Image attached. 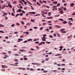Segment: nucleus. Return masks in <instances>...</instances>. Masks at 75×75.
Wrapping results in <instances>:
<instances>
[{
	"instance_id": "1",
	"label": "nucleus",
	"mask_w": 75,
	"mask_h": 75,
	"mask_svg": "<svg viewBox=\"0 0 75 75\" xmlns=\"http://www.w3.org/2000/svg\"><path fill=\"white\" fill-rule=\"evenodd\" d=\"M41 13L44 14H47V12H44V11H41Z\"/></svg>"
},
{
	"instance_id": "2",
	"label": "nucleus",
	"mask_w": 75,
	"mask_h": 75,
	"mask_svg": "<svg viewBox=\"0 0 75 75\" xmlns=\"http://www.w3.org/2000/svg\"><path fill=\"white\" fill-rule=\"evenodd\" d=\"M29 14H35V12H28Z\"/></svg>"
},
{
	"instance_id": "3",
	"label": "nucleus",
	"mask_w": 75,
	"mask_h": 75,
	"mask_svg": "<svg viewBox=\"0 0 75 75\" xmlns=\"http://www.w3.org/2000/svg\"><path fill=\"white\" fill-rule=\"evenodd\" d=\"M75 5V4L74 3H72L70 5V6L71 7H74V6Z\"/></svg>"
},
{
	"instance_id": "4",
	"label": "nucleus",
	"mask_w": 75,
	"mask_h": 75,
	"mask_svg": "<svg viewBox=\"0 0 75 75\" xmlns=\"http://www.w3.org/2000/svg\"><path fill=\"white\" fill-rule=\"evenodd\" d=\"M22 11V10H21V9H19L18 10L17 12V13H18V12H19L20 13H21V12Z\"/></svg>"
},
{
	"instance_id": "5",
	"label": "nucleus",
	"mask_w": 75,
	"mask_h": 75,
	"mask_svg": "<svg viewBox=\"0 0 75 75\" xmlns=\"http://www.w3.org/2000/svg\"><path fill=\"white\" fill-rule=\"evenodd\" d=\"M6 7V5H4L2 6L1 8V9H4V8Z\"/></svg>"
},
{
	"instance_id": "6",
	"label": "nucleus",
	"mask_w": 75,
	"mask_h": 75,
	"mask_svg": "<svg viewBox=\"0 0 75 75\" xmlns=\"http://www.w3.org/2000/svg\"><path fill=\"white\" fill-rule=\"evenodd\" d=\"M27 1L28 3V4H30V5H32V4H32L31 3H30L28 1Z\"/></svg>"
},
{
	"instance_id": "7",
	"label": "nucleus",
	"mask_w": 75,
	"mask_h": 75,
	"mask_svg": "<svg viewBox=\"0 0 75 75\" xmlns=\"http://www.w3.org/2000/svg\"><path fill=\"white\" fill-rule=\"evenodd\" d=\"M73 18H71L68 19V20H71L72 21H74V20H73Z\"/></svg>"
},
{
	"instance_id": "8",
	"label": "nucleus",
	"mask_w": 75,
	"mask_h": 75,
	"mask_svg": "<svg viewBox=\"0 0 75 75\" xmlns=\"http://www.w3.org/2000/svg\"><path fill=\"white\" fill-rule=\"evenodd\" d=\"M53 3H54V4H57L58 3V2L57 1H54L53 2Z\"/></svg>"
},
{
	"instance_id": "9",
	"label": "nucleus",
	"mask_w": 75,
	"mask_h": 75,
	"mask_svg": "<svg viewBox=\"0 0 75 75\" xmlns=\"http://www.w3.org/2000/svg\"><path fill=\"white\" fill-rule=\"evenodd\" d=\"M47 19H52L53 18V17H47Z\"/></svg>"
},
{
	"instance_id": "10",
	"label": "nucleus",
	"mask_w": 75,
	"mask_h": 75,
	"mask_svg": "<svg viewBox=\"0 0 75 75\" xmlns=\"http://www.w3.org/2000/svg\"><path fill=\"white\" fill-rule=\"evenodd\" d=\"M22 41V39L21 38H19L18 41V42H20V41Z\"/></svg>"
},
{
	"instance_id": "11",
	"label": "nucleus",
	"mask_w": 75,
	"mask_h": 75,
	"mask_svg": "<svg viewBox=\"0 0 75 75\" xmlns=\"http://www.w3.org/2000/svg\"><path fill=\"white\" fill-rule=\"evenodd\" d=\"M32 64H33V65H40V64H39L38 63H32Z\"/></svg>"
},
{
	"instance_id": "12",
	"label": "nucleus",
	"mask_w": 75,
	"mask_h": 75,
	"mask_svg": "<svg viewBox=\"0 0 75 75\" xmlns=\"http://www.w3.org/2000/svg\"><path fill=\"white\" fill-rule=\"evenodd\" d=\"M19 69H23V70H25V68H19Z\"/></svg>"
},
{
	"instance_id": "13",
	"label": "nucleus",
	"mask_w": 75,
	"mask_h": 75,
	"mask_svg": "<svg viewBox=\"0 0 75 75\" xmlns=\"http://www.w3.org/2000/svg\"><path fill=\"white\" fill-rule=\"evenodd\" d=\"M8 5L9 6V7H10V8H12V6L10 4H8Z\"/></svg>"
},
{
	"instance_id": "14",
	"label": "nucleus",
	"mask_w": 75,
	"mask_h": 75,
	"mask_svg": "<svg viewBox=\"0 0 75 75\" xmlns=\"http://www.w3.org/2000/svg\"><path fill=\"white\" fill-rule=\"evenodd\" d=\"M41 16V14H37L36 15H35L34 16Z\"/></svg>"
},
{
	"instance_id": "15",
	"label": "nucleus",
	"mask_w": 75,
	"mask_h": 75,
	"mask_svg": "<svg viewBox=\"0 0 75 75\" xmlns=\"http://www.w3.org/2000/svg\"><path fill=\"white\" fill-rule=\"evenodd\" d=\"M37 5H38V6H41V4H40L39 3H38V2H37Z\"/></svg>"
},
{
	"instance_id": "16",
	"label": "nucleus",
	"mask_w": 75,
	"mask_h": 75,
	"mask_svg": "<svg viewBox=\"0 0 75 75\" xmlns=\"http://www.w3.org/2000/svg\"><path fill=\"white\" fill-rule=\"evenodd\" d=\"M13 4H17V1H14L13 2Z\"/></svg>"
},
{
	"instance_id": "17",
	"label": "nucleus",
	"mask_w": 75,
	"mask_h": 75,
	"mask_svg": "<svg viewBox=\"0 0 75 75\" xmlns=\"http://www.w3.org/2000/svg\"><path fill=\"white\" fill-rule=\"evenodd\" d=\"M22 11L23 14H25V12L24 11L22 10Z\"/></svg>"
},
{
	"instance_id": "18",
	"label": "nucleus",
	"mask_w": 75,
	"mask_h": 75,
	"mask_svg": "<svg viewBox=\"0 0 75 75\" xmlns=\"http://www.w3.org/2000/svg\"><path fill=\"white\" fill-rule=\"evenodd\" d=\"M59 21H64V20L62 19H59Z\"/></svg>"
},
{
	"instance_id": "19",
	"label": "nucleus",
	"mask_w": 75,
	"mask_h": 75,
	"mask_svg": "<svg viewBox=\"0 0 75 75\" xmlns=\"http://www.w3.org/2000/svg\"><path fill=\"white\" fill-rule=\"evenodd\" d=\"M5 27V26L3 25L2 24L0 25V27Z\"/></svg>"
},
{
	"instance_id": "20",
	"label": "nucleus",
	"mask_w": 75,
	"mask_h": 75,
	"mask_svg": "<svg viewBox=\"0 0 75 75\" xmlns=\"http://www.w3.org/2000/svg\"><path fill=\"white\" fill-rule=\"evenodd\" d=\"M19 15H20V14L18 13L15 16V17H18L19 16Z\"/></svg>"
},
{
	"instance_id": "21",
	"label": "nucleus",
	"mask_w": 75,
	"mask_h": 75,
	"mask_svg": "<svg viewBox=\"0 0 75 75\" xmlns=\"http://www.w3.org/2000/svg\"><path fill=\"white\" fill-rule=\"evenodd\" d=\"M63 24H67V22L66 21H64L63 22Z\"/></svg>"
},
{
	"instance_id": "22",
	"label": "nucleus",
	"mask_w": 75,
	"mask_h": 75,
	"mask_svg": "<svg viewBox=\"0 0 75 75\" xmlns=\"http://www.w3.org/2000/svg\"><path fill=\"white\" fill-rule=\"evenodd\" d=\"M55 27H57V28H59V27H60V26L57 25H55Z\"/></svg>"
},
{
	"instance_id": "23",
	"label": "nucleus",
	"mask_w": 75,
	"mask_h": 75,
	"mask_svg": "<svg viewBox=\"0 0 75 75\" xmlns=\"http://www.w3.org/2000/svg\"><path fill=\"white\" fill-rule=\"evenodd\" d=\"M63 11L61 10V11H60V13H61V14H63Z\"/></svg>"
},
{
	"instance_id": "24",
	"label": "nucleus",
	"mask_w": 75,
	"mask_h": 75,
	"mask_svg": "<svg viewBox=\"0 0 75 75\" xmlns=\"http://www.w3.org/2000/svg\"><path fill=\"white\" fill-rule=\"evenodd\" d=\"M48 60H50V59L47 58L45 59V61H48Z\"/></svg>"
},
{
	"instance_id": "25",
	"label": "nucleus",
	"mask_w": 75,
	"mask_h": 75,
	"mask_svg": "<svg viewBox=\"0 0 75 75\" xmlns=\"http://www.w3.org/2000/svg\"><path fill=\"white\" fill-rule=\"evenodd\" d=\"M1 67L3 68H5V65H2Z\"/></svg>"
},
{
	"instance_id": "26",
	"label": "nucleus",
	"mask_w": 75,
	"mask_h": 75,
	"mask_svg": "<svg viewBox=\"0 0 75 75\" xmlns=\"http://www.w3.org/2000/svg\"><path fill=\"white\" fill-rule=\"evenodd\" d=\"M12 11H13V13H15V11L14 10V8H12Z\"/></svg>"
},
{
	"instance_id": "27",
	"label": "nucleus",
	"mask_w": 75,
	"mask_h": 75,
	"mask_svg": "<svg viewBox=\"0 0 75 75\" xmlns=\"http://www.w3.org/2000/svg\"><path fill=\"white\" fill-rule=\"evenodd\" d=\"M72 36H69L67 37V38H70L71 37H72Z\"/></svg>"
},
{
	"instance_id": "28",
	"label": "nucleus",
	"mask_w": 75,
	"mask_h": 75,
	"mask_svg": "<svg viewBox=\"0 0 75 75\" xmlns=\"http://www.w3.org/2000/svg\"><path fill=\"white\" fill-rule=\"evenodd\" d=\"M61 4H60V3H58L57 4V6H58V7H59V6H60Z\"/></svg>"
},
{
	"instance_id": "29",
	"label": "nucleus",
	"mask_w": 75,
	"mask_h": 75,
	"mask_svg": "<svg viewBox=\"0 0 75 75\" xmlns=\"http://www.w3.org/2000/svg\"><path fill=\"white\" fill-rule=\"evenodd\" d=\"M59 55H61V54H56L55 55V56H59Z\"/></svg>"
},
{
	"instance_id": "30",
	"label": "nucleus",
	"mask_w": 75,
	"mask_h": 75,
	"mask_svg": "<svg viewBox=\"0 0 75 75\" xmlns=\"http://www.w3.org/2000/svg\"><path fill=\"white\" fill-rule=\"evenodd\" d=\"M33 40L31 39H29L28 40V41H32Z\"/></svg>"
},
{
	"instance_id": "31",
	"label": "nucleus",
	"mask_w": 75,
	"mask_h": 75,
	"mask_svg": "<svg viewBox=\"0 0 75 75\" xmlns=\"http://www.w3.org/2000/svg\"><path fill=\"white\" fill-rule=\"evenodd\" d=\"M49 37L50 38H53V36H52V35H50L49 36Z\"/></svg>"
},
{
	"instance_id": "32",
	"label": "nucleus",
	"mask_w": 75,
	"mask_h": 75,
	"mask_svg": "<svg viewBox=\"0 0 75 75\" xmlns=\"http://www.w3.org/2000/svg\"><path fill=\"white\" fill-rule=\"evenodd\" d=\"M23 59H24V60H27L28 59L26 57H25Z\"/></svg>"
},
{
	"instance_id": "33",
	"label": "nucleus",
	"mask_w": 75,
	"mask_h": 75,
	"mask_svg": "<svg viewBox=\"0 0 75 75\" xmlns=\"http://www.w3.org/2000/svg\"><path fill=\"white\" fill-rule=\"evenodd\" d=\"M0 33H4V32L2 30H1L0 31Z\"/></svg>"
},
{
	"instance_id": "34",
	"label": "nucleus",
	"mask_w": 75,
	"mask_h": 75,
	"mask_svg": "<svg viewBox=\"0 0 75 75\" xmlns=\"http://www.w3.org/2000/svg\"><path fill=\"white\" fill-rule=\"evenodd\" d=\"M28 52L29 54H33V52H30V51Z\"/></svg>"
},
{
	"instance_id": "35",
	"label": "nucleus",
	"mask_w": 75,
	"mask_h": 75,
	"mask_svg": "<svg viewBox=\"0 0 75 75\" xmlns=\"http://www.w3.org/2000/svg\"><path fill=\"white\" fill-rule=\"evenodd\" d=\"M47 38H46L45 37H43L42 38V39H47Z\"/></svg>"
},
{
	"instance_id": "36",
	"label": "nucleus",
	"mask_w": 75,
	"mask_h": 75,
	"mask_svg": "<svg viewBox=\"0 0 75 75\" xmlns=\"http://www.w3.org/2000/svg\"><path fill=\"white\" fill-rule=\"evenodd\" d=\"M28 42V41L25 40L23 42V43H26V42Z\"/></svg>"
},
{
	"instance_id": "37",
	"label": "nucleus",
	"mask_w": 75,
	"mask_h": 75,
	"mask_svg": "<svg viewBox=\"0 0 75 75\" xmlns=\"http://www.w3.org/2000/svg\"><path fill=\"white\" fill-rule=\"evenodd\" d=\"M19 51H21V52H23V51H24V50H21V49L19 50Z\"/></svg>"
},
{
	"instance_id": "38",
	"label": "nucleus",
	"mask_w": 75,
	"mask_h": 75,
	"mask_svg": "<svg viewBox=\"0 0 75 75\" xmlns=\"http://www.w3.org/2000/svg\"><path fill=\"white\" fill-rule=\"evenodd\" d=\"M65 30V29H62L60 30V31H64Z\"/></svg>"
},
{
	"instance_id": "39",
	"label": "nucleus",
	"mask_w": 75,
	"mask_h": 75,
	"mask_svg": "<svg viewBox=\"0 0 75 75\" xmlns=\"http://www.w3.org/2000/svg\"><path fill=\"white\" fill-rule=\"evenodd\" d=\"M42 40L43 41H46V39H43Z\"/></svg>"
},
{
	"instance_id": "40",
	"label": "nucleus",
	"mask_w": 75,
	"mask_h": 75,
	"mask_svg": "<svg viewBox=\"0 0 75 75\" xmlns=\"http://www.w3.org/2000/svg\"><path fill=\"white\" fill-rule=\"evenodd\" d=\"M20 16H22L23 15V13H20Z\"/></svg>"
},
{
	"instance_id": "41",
	"label": "nucleus",
	"mask_w": 75,
	"mask_h": 75,
	"mask_svg": "<svg viewBox=\"0 0 75 75\" xmlns=\"http://www.w3.org/2000/svg\"><path fill=\"white\" fill-rule=\"evenodd\" d=\"M40 3H41L42 4V3H43L42 2V1H41V0H40Z\"/></svg>"
},
{
	"instance_id": "42",
	"label": "nucleus",
	"mask_w": 75,
	"mask_h": 75,
	"mask_svg": "<svg viewBox=\"0 0 75 75\" xmlns=\"http://www.w3.org/2000/svg\"><path fill=\"white\" fill-rule=\"evenodd\" d=\"M43 3H47V1H43Z\"/></svg>"
},
{
	"instance_id": "43",
	"label": "nucleus",
	"mask_w": 75,
	"mask_h": 75,
	"mask_svg": "<svg viewBox=\"0 0 75 75\" xmlns=\"http://www.w3.org/2000/svg\"><path fill=\"white\" fill-rule=\"evenodd\" d=\"M11 15H12L13 16H15V15H14V13H12Z\"/></svg>"
},
{
	"instance_id": "44",
	"label": "nucleus",
	"mask_w": 75,
	"mask_h": 75,
	"mask_svg": "<svg viewBox=\"0 0 75 75\" xmlns=\"http://www.w3.org/2000/svg\"><path fill=\"white\" fill-rule=\"evenodd\" d=\"M31 21H32V22H35V21H34V20H33V19H31Z\"/></svg>"
},
{
	"instance_id": "45",
	"label": "nucleus",
	"mask_w": 75,
	"mask_h": 75,
	"mask_svg": "<svg viewBox=\"0 0 75 75\" xmlns=\"http://www.w3.org/2000/svg\"><path fill=\"white\" fill-rule=\"evenodd\" d=\"M48 16H51V13L50 12H49V13H48Z\"/></svg>"
},
{
	"instance_id": "46",
	"label": "nucleus",
	"mask_w": 75,
	"mask_h": 75,
	"mask_svg": "<svg viewBox=\"0 0 75 75\" xmlns=\"http://www.w3.org/2000/svg\"><path fill=\"white\" fill-rule=\"evenodd\" d=\"M52 72H57V70H52Z\"/></svg>"
},
{
	"instance_id": "47",
	"label": "nucleus",
	"mask_w": 75,
	"mask_h": 75,
	"mask_svg": "<svg viewBox=\"0 0 75 75\" xmlns=\"http://www.w3.org/2000/svg\"><path fill=\"white\" fill-rule=\"evenodd\" d=\"M33 28H34L35 29H38V28H37V27H34Z\"/></svg>"
},
{
	"instance_id": "48",
	"label": "nucleus",
	"mask_w": 75,
	"mask_h": 75,
	"mask_svg": "<svg viewBox=\"0 0 75 75\" xmlns=\"http://www.w3.org/2000/svg\"><path fill=\"white\" fill-rule=\"evenodd\" d=\"M22 19H23V20H26V19H27V18H22Z\"/></svg>"
},
{
	"instance_id": "49",
	"label": "nucleus",
	"mask_w": 75,
	"mask_h": 75,
	"mask_svg": "<svg viewBox=\"0 0 75 75\" xmlns=\"http://www.w3.org/2000/svg\"><path fill=\"white\" fill-rule=\"evenodd\" d=\"M61 65H62V66H65V64H61Z\"/></svg>"
},
{
	"instance_id": "50",
	"label": "nucleus",
	"mask_w": 75,
	"mask_h": 75,
	"mask_svg": "<svg viewBox=\"0 0 75 75\" xmlns=\"http://www.w3.org/2000/svg\"><path fill=\"white\" fill-rule=\"evenodd\" d=\"M65 61H66V60H65V59H63L62 60V62H65Z\"/></svg>"
},
{
	"instance_id": "51",
	"label": "nucleus",
	"mask_w": 75,
	"mask_h": 75,
	"mask_svg": "<svg viewBox=\"0 0 75 75\" xmlns=\"http://www.w3.org/2000/svg\"><path fill=\"white\" fill-rule=\"evenodd\" d=\"M67 33V31H64L62 33H63L64 34V33Z\"/></svg>"
},
{
	"instance_id": "52",
	"label": "nucleus",
	"mask_w": 75,
	"mask_h": 75,
	"mask_svg": "<svg viewBox=\"0 0 75 75\" xmlns=\"http://www.w3.org/2000/svg\"><path fill=\"white\" fill-rule=\"evenodd\" d=\"M60 48H61V49H62L63 48V46H60L59 47Z\"/></svg>"
},
{
	"instance_id": "53",
	"label": "nucleus",
	"mask_w": 75,
	"mask_h": 75,
	"mask_svg": "<svg viewBox=\"0 0 75 75\" xmlns=\"http://www.w3.org/2000/svg\"><path fill=\"white\" fill-rule=\"evenodd\" d=\"M24 3L25 5H26V4H27V2H26V1H25L24 2Z\"/></svg>"
},
{
	"instance_id": "54",
	"label": "nucleus",
	"mask_w": 75,
	"mask_h": 75,
	"mask_svg": "<svg viewBox=\"0 0 75 75\" xmlns=\"http://www.w3.org/2000/svg\"><path fill=\"white\" fill-rule=\"evenodd\" d=\"M48 72V71H43V72L44 73H45V72Z\"/></svg>"
},
{
	"instance_id": "55",
	"label": "nucleus",
	"mask_w": 75,
	"mask_h": 75,
	"mask_svg": "<svg viewBox=\"0 0 75 75\" xmlns=\"http://www.w3.org/2000/svg\"><path fill=\"white\" fill-rule=\"evenodd\" d=\"M46 42L47 43V44H50V43H51V42H48V41H46Z\"/></svg>"
},
{
	"instance_id": "56",
	"label": "nucleus",
	"mask_w": 75,
	"mask_h": 75,
	"mask_svg": "<svg viewBox=\"0 0 75 75\" xmlns=\"http://www.w3.org/2000/svg\"><path fill=\"white\" fill-rule=\"evenodd\" d=\"M64 11H65V10H67V8H66V7H64Z\"/></svg>"
},
{
	"instance_id": "57",
	"label": "nucleus",
	"mask_w": 75,
	"mask_h": 75,
	"mask_svg": "<svg viewBox=\"0 0 75 75\" xmlns=\"http://www.w3.org/2000/svg\"><path fill=\"white\" fill-rule=\"evenodd\" d=\"M72 16H75V13H73L72 14Z\"/></svg>"
},
{
	"instance_id": "58",
	"label": "nucleus",
	"mask_w": 75,
	"mask_h": 75,
	"mask_svg": "<svg viewBox=\"0 0 75 75\" xmlns=\"http://www.w3.org/2000/svg\"><path fill=\"white\" fill-rule=\"evenodd\" d=\"M67 4L65 3V4H64V6H67Z\"/></svg>"
},
{
	"instance_id": "59",
	"label": "nucleus",
	"mask_w": 75,
	"mask_h": 75,
	"mask_svg": "<svg viewBox=\"0 0 75 75\" xmlns=\"http://www.w3.org/2000/svg\"><path fill=\"white\" fill-rule=\"evenodd\" d=\"M43 28V27H41L40 29V30H42Z\"/></svg>"
},
{
	"instance_id": "60",
	"label": "nucleus",
	"mask_w": 75,
	"mask_h": 75,
	"mask_svg": "<svg viewBox=\"0 0 75 75\" xmlns=\"http://www.w3.org/2000/svg\"><path fill=\"white\" fill-rule=\"evenodd\" d=\"M44 11H49V10H45Z\"/></svg>"
},
{
	"instance_id": "61",
	"label": "nucleus",
	"mask_w": 75,
	"mask_h": 75,
	"mask_svg": "<svg viewBox=\"0 0 75 75\" xmlns=\"http://www.w3.org/2000/svg\"><path fill=\"white\" fill-rule=\"evenodd\" d=\"M26 34L27 35L29 34V33L28 32H26Z\"/></svg>"
},
{
	"instance_id": "62",
	"label": "nucleus",
	"mask_w": 75,
	"mask_h": 75,
	"mask_svg": "<svg viewBox=\"0 0 75 75\" xmlns=\"http://www.w3.org/2000/svg\"><path fill=\"white\" fill-rule=\"evenodd\" d=\"M42 25H46V23H42Z\"/></svg>"
},
{
	"instance_id": "63",
	"label": "nucleus",
	"mask_w": 75,
	"mask_h": 75,
	"mask_svg": "<svg viewBox=\"0 0 75 75\" xmlns=\"http://www.w3.org/2000/svg\"><path fill=\"white\" fill-rule=\"evenodd\" d=\"M49 28L50 30H51V29H52V26H50L49 27Z\"/></svg>"
},
{
	"instance_id": "64",
	"label": "nucleus",
	"mask_w": 75,
	"mask_h": 75,
	"mask_svg": "<svg viewBox=\"0 0 75 75\" xmlns=\"http://www.w3.org/2000/svg\"><path fill=\"white\" fill-rule=\"evenodd\" d=\"M15 25L14 24H12L11 25V27H14Z\"/></svg>"
}]
</instances>
